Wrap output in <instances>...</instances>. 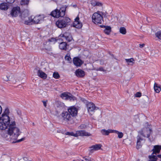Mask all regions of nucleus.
<instances>
[{
	"label": "nucleus",
	"instance_id": "obj_1",
	"mask_svg": "<svg viewBox=\"0 0 161 161\" xmlns=\"http://www.w3.org/2000/svg\"><path fill=\"white\" fill-rule=\"evenodd\" d=\"M8 132L10 134V141L12 143L19 142L24 140L25 138H23L16 140L21 132L19 129L15 126V123L14 121L11 122V124L9 125Z\"/></svg>",
	"mask_w": 161,
	"mask_h": 161
},
{
	"label": "nucleus",
	"instance_id": "obj_2",
	"mask_svg": "<svg viewBox=\"0 0 161 161\" xmlns=\"http://www.w3.org/2000/svg\"><path fill=\"white\" fill-rule=\"evenodd\" d=\"M103 13L100 11H97L94 13L92 17V21L96 24H101L103 22L102 15Z\"/></svg>",
	"mask_w": 161,
	"mask_h": 161
},
{
	"label": "nucleus",
	"instance_id": "obj_3",
	"mask_svg": "<svg viewBox=\"0 0 161 161\" xmlns=\"http://www.w3.org/2000/svg\"><path fill=\"white\" fill-rule=\"evenodd\" d=\"M66 7H62L59 9H56L53 11L50 15L53 17L58 18L65 15Z\"/></svg>",
	"mask_w": 161,
	"mask_h": 161
},
{
	"label": "nucleus",
	"instance_id": "obj_4",
	"mask_svg": "<svg viewBox=\"0 0 161 161\" xmlns=\"http://www.w3.org/2000/svg\"><path fill=\"white\" fill-rule=\"evenodd\" d=\"M10 113L9 109L8 108H5L4 112L2 114L0 117V121H2L8 126L9 125L10 123V119L8 115Z\"/></svg>",
	"mask_w": 161,
	"mask_h": 161
},
{
	"label": "nucleus",
	"instance_id": "obj_5",
	"mask_svg": "<svg viewBox=\"0 0 161 161\" xmlns=\"http://www.w3.org/2000/svg\"><path fill=\"white\" fill-rule=\"evenodd\" d=\"M25 14L26 15V17H28L29 16V14L27 11H23L21 15V18L22 22L25 24L27 25H31L34 24L33 19L31 17L26 18V17L24 16Z\"/></svg>",
	"mask_w": 161,
	"mask_h": 161
},
{
	"label": "nucleus",
	"instance_id": "obj_6",
	"mask_svg": "<svg viewBox=\"0 0 161 161\" xmlns=\"http://www.w3.org/2000/svg\"><path fill=\"white\" fill-rule=\"evenodd\" d=\"M70 19L68 17H65L62 19L58 20L56 23L57 26L60 28L65 27L70 22Z\"/></svg>",
	"mask_w": 161,
	"mask_h": 161
},
{
	"label": "nucleus",
	"instance_id": "obj_7",
	"mask_svg": "<svg viewBox=\"0 0 161 161\" xmlns=\"http://www.w3.org/2000/svg\"><path fill=\"white\" fill-rule=\"evenodd\" d=\"M67 134L73 136H90L91 135V134L90 133L86 132L84 130H80L77 131L76 134H74L72 132L70 133L67 132Z\"/></svg>",
	"mask_w": 161,
	"mask_h": 161
},
{
	"label": "nucleus",
	"instance_id": "obj_8",
	"mask_svg": "<svg viewBox=\"0 0 161 161\" xmlns=\"http://www.w3.org/2000/svg\"><path fill=\"white\" fill-rule=\"evenodd\" d=\"M152 132V130L151 129L149 128H145L142 130L139 131V134L142 136L143 137H146L149 138L150 136V134Z\"/></svg>",
	"mask_w": 161,
	"mask_h": 161
},
{
	"label": "nucleus",
	"instance_id": "obj_9",
	"mask_svg": "<svg viewBox=\"0 0 161 161\" xmlns=\"http://www.w3.org/2000/svg\"><path fill=\"white\" fill-rule=\"evenodd\" d=\"M61 115L63 120L66 122H68L72 119V116L67 111H64L62 112Z\"/></svg>",
	"mask_w": 161,
	"mask_h": 161
},
{
	"label": "nucleus",
	"instance_id": "obj_10",
	"mask_svg": "<svg viewBox=\"0 0 161 161\" xmlns=\"http://www.w3.org/2000/svg\"><path fill=\"white\" fill-rule=\"evenodd\" d=\"M3 79L4 81H11L14 83H15L16 82L14 76L12 74L3 76Z\"/></svg>",
	"mask_w": 161,
	"mask_h": 161
},
{
	"label": "nucleus",
	"instance_id": "obj_11",
	"mask_svg": "<svg viewBox=\"0 0 161 161\" xmlns=\"http://www.w3.org/2000/svg\"><path fill=\"white\" fill-rule=\"evenodd\" d=\"M87 106L88 112L92 115L94 113V110L96 109L95 104L92 103H88Z\"/></svg>",
	"mask_w": 161,
	"mask_h": 161
},
{
	"label": "nucleus",
	"instance_id": "obj_12",
	"mask_svg": "<svg viewBox=\"0 0 161 161\" xmlns=\"http://www.w3.org/2000/svg\"><path fill=\"white\" fill-rule=\"evenodd\" d=\"M68 112L72 116H75L77 114L78 110L74 106L69 107L68 109Z\"/></svg>",
	"mask_w": 161,
	"mask_h": 161
},
{
	"label": "nucleus",
	"instance_id": "obj_13",
	"mask_svg": "<svg viewBox=\"0 0 161 161\" xmlns=\"http://www.w3.org/2000/svg\"><path fill=\"white\" fill-rule=\"evenodd\" d=\"M20 13V8L19 7L17 6L14 7L11 13L13 17H16Z\"/></svg>",
	"mask_w": 161,
	"mask_h": 161
},
{
	"label": "nucleus",
	"instance_id": "obj_14",
	"mask_svg": "<svg viewBox=\"0 0 161 161\" xmlns=\"http://www.w3.org/2000/svg\"><path fill=\"white\" fill-rule=\"evenodd\" d=\"M73 26L78 29L81 28L82 26V24L80 21L78 16L75 19V21L73 23Z\"/></svg>",
	"mask_w": 161,
	"mask_h": 161
},
{
	"label": "nucleus",
	"instance_id": "obj_15",
	"mask_svg": "<svg viewBox=\"0 0 161 161\" xmlns=\"http://www.w3.org/2000/svg\"><path fill=\"white\" fill-rule=\"evenodd\" d=\"M44 18L43 15H38L35 16L33 19L34 24H38L43 20Z\"/></svg>",
	"mask_w": 161,
	"mask_h": 161
},
{
	"label": "nucleus",
	"instance_id": "obj_16",
	"mask_svg": "<svg viewBox=\"0 0 161 161\" xmlns=\"http://www.w3.org/2000/svg\"><path fill=\"white\" fill-rule=\"evenodd\" d=\"M142 135L140 134L137 137V141L136 142V148L137 149L141 148L142 146V142H145V140L141 137Z\"/></svg>",
	"mask_w": 161,
	"mask_h": 161
},
{
	"label": "nucleus",
	"instance_id": "obj_17",
	"mask_svg": "<svg viewBox=\"0 0 161 161\" xmlns=\"http://www.w3.org/2000/svg\"><path fill=\"white\" fill-rule=\"evenodd\" d=\"M161 150V146L155 145L154 146L152 150V151H153L152 154L156 155L157 154L159 153H160Z\"/></svg>",
	"mask_w": 161,
	"mask_h": 161
},
{
	"label": "nucleus",
	"instance_id": "obj_18",
	"mask_svg": "<svg viewBox=\"0 0 161 161\" xmlns=\"http://www.w3.org/2000/svg\"><path fill=\"white\" fill-rule=\"evenodd\" d=\"M74 64L77 66H80L83 62L78 58H75L73 60Z\"/></svg>",
	"mask_w": 161,
	"mask_h": 161
},
{
	"label": "nucleus",
	"instance_id": "obj_19",
	"mask_svg": "<svg viewBox=\"0 0 161 161\" xmlns=\"http://www.w3.org/2000/svg\"><path fill=\"white\" fill-rule=\"evenodd\" d=\"M75 74L76 76L79 77H83L85 75V72L80 69L76 70L75 71Z\"/></svg>",
	"mask_w": 161,
	"mask_h": 161
},
{
	"label": "nucleus",
	"instance_id": "obj_20",
	"mask_svg": "<svg viewBox=\"0 0 161 161\" xmlns=\"http://www.w3.org/2000/svg\"><path fill=\"white\" fill-rule=\"evenodd\" d=\"M61 35L62 37H65L68 42L71 41L73 39L71 35L68 32H65Z\"/></svg>",
	"mask_w": 161,
	"mask_h": 161
},
{
	"label": "nucleus",
	"instance_id": "obj_21",
	"mask_svg": "<svg viewBox=\"0 0 161 161\" xmlns=\"http://www.w3.org/2000/svg\"><path fill=\"white\" fill-rule=\"evenodd\" d=\"M37 74L38 76L41 78L46 79L47 77V75L41 70H38Z\"/></svg>",
	"mask_w": 161,
	"mask_h": 161
},
{
	"label": "nucleus",
	"instance_id": "obj_22",
	"mask_svg": "<svg viewBox=\"0 0 161 161\" xmlns=\"http://www.w3.org/2000/svg\"><path fill=\"white\" fill-rule=\"evenodd\" d=\"M101 28H104L105 29L104 30V32L105 34L107 35H109L111 31V28L109 26H106L103 25H101L100 26Z\"/></svg>",
	"mask_w": 161,
	"mask_h": 161
},
{
	"label": "nucleus",
	"instance_id": "obj_23",
	"mask_svg": "<svg viewBox=\"0 0 161 161\" xmlns=\"http://www.w3.org/2000/svg\"><path fill=\"white\" fill-rule=\"evenodd\" d=\"M68 93L64 92L61 94L60 97L64 99L71 100L72 97L68 95Z\"/></svg>",
	"mask_w": 161,
	"mask_h": 161
},
{
	"label": "nucleus",
	"instance_id": "obj_24",
	"mask_svg": "<svg viewBox=\"0 0 161 161\" xmlns=\"http://www.w3.org/2000/svg\"><path fill=\"white\" fill-rule=\"evenodd\" d=\"M67 44L65 42H62L60 43L59 48L60 49L66 50L67 49Z\"/></svg>",
	"mask_w": 161,
	"mask_h": 161
},
{
	"label": "nucleus",
	"instance_id": "obj_25",
	"mask_svg": "<svg viewBox=\"0 0 161 161\" xmlns=\"http://www.w3.org/2000/svg\"><path fill=\"white\" fill-rule=\"evenodd\" d=\"M125 60L128 65L132 66L135 64V60L133 58L125 59Z\"/></svg>",
	"mask_w": 161,
	"mask_h": 161
},
{
	"label": "nucleus",
	"instance_id": "obj_26",
	"mask_svg": "<svg viewBox=\"0 0 161 161\" xmlns=\"http://www.w3.org/2000/svg\"><path fill=\"white\" fill-rule=\"evenodd\" d=\"M102 145L100 144H97L94 145L91 147L90 148L91 150H97L100 149Z\"/></svg>",
	"mask_w": 161,
	"mask_h": 161
},
{
	"label": "nucleus",
	"instance_id": "obj_27",
	"mask_svg": "<svg viewBox=\"0 0 161 161\" xmlns=\"http://www.w3.org/2000/svg\"><path fill=\"white\" fill-rule=\"evenodd\" d=\"M154 88L156 92L158 93H159L161 91V86L156 83L154 84Z\"/></svg>",
	"mask_w": 161,
	"mask_h": 161
},
{
	"label": "nucleus",
	"instance_id": "obj_28",
	"mask_svg": "<svg viewBox=\"0 0 161 161\" xmlns=\"http://www.w3.org/2000/svg\"><path fill=\"white\" fill-rule=\"evenodd\" d=\"M8 8L7 4L6 3H3L0 4V9L3 10H6Z\"/></svg>",
	"mask_w": 161,
	"mask_h": 161
},
{
	"label": "nucleus",
	"instance_id": "obj_29",
	"mask_svg": "<svg viewBox=\"0 0 161 161\" xmlns=\"http://www.w3.org/2000/svg\"><path fill=\"white\" fill-rule=\"evenodd\" d=\"M91 4L93 6H102L103 5V4L97 1H92V2Z\"/></svg>",
	"mask_w": 161,
	"mask_h": 161
},
{
	"label": "nucleus",
	"instance_id": "obj_30",
	"mask_svg": "<svg viewBox=\"0 0 161 161\" xmlns=\"http://www.w3.org/2000/svg\"><path fill=\"white\" fill-rule=\"evenodd\" d=\"M157 156H156V155L152 154L151 155L148 156L149 161H156L157 159Z\"/></svg>",
	"mask_w": 161,
	"mask_h": 161
},
{
	"label": "nucleus",
	"instance_id": "obj_31",
	"mask_svg": "<svg viewBox=\"0 0 161 161\" xmlns=\"http://www.w3.org/2000/svg\"><path fill=\"white\" fill-rule=\"evenodd\" d=\"M0 130H4L6 129L8 126L5 124L3 122H2V121H0Z\"/></svg>",
	"mask_w": 161,
	"mask_h": 161
},
{
	"label": "nucleus",
	"instance_id": "obj_32",
	"mask_svg": "<svg viewBox=\"0 0 161 161\" xmlns=\"http://www.w3.org/2000/svg\"><path fill=\"white\" fill-rule=\"evenodd\" d=\"M3 136L7 140H9V138H10V134L8 132V130L7 131H5V132L3 133Z\"/></svg>",
	"mask_w": 161,
	"mask_h": 161
},
{
	"label": "nucleus",
	"instance_id": "obj_33",
	"mask_svg": "<svg viewBox=\"0 0 161 161\" xmlns=\"http://www.w3.org/2000/svg\"><path fill=\"white\" fill-rule=\"evenodd\" d=\"M119 32L123 35L125 34L126 33L125 28L124 27H120L119 29Z\"/></svg>",
	"mask_w": 161,
	"mask_h": 161
},
{
	"label": "nucleus",
	"instance_id": "obj_34",
	"mask_svg": "<svg viewBox=\"0 0 161 161\" xmlns=\"http://www.w3.org/2000/svg\"><path fill=\"white\" fill-rule=\"evenodd\" d=\"M101 132L103 135H108L109 133V129L107 130L103 129L101 130Z\"/></svg>",
	"mask_w": 161,
	"mask_h": 161
},
{
	"label": "nucleus",
	"instance_id": "obj_35",
	"mask_svg": "<svg viewBox=\"0 0 161 161\" xmlns=\"http://www.w3.org/2000/svg\"><path fill=\"white\" fill-rule=\"evenodd\" d=\"M65 60H67L68 62H70L71 61V58L70 57V54L68 53L65 57Z\"/></svg>",
	"mask_w": 161,
	"mask_h": 161
},
{
	"label": "nucleus",
	"instance_id": "obj_36",
	"mask_svg": "<svg viewBox=\"0 0 161 161\" xmlns=\"http://www.w3.org/2000/svg\"><path fill=\"white\" fill-rule=\"evenodd\" d=\"M20 3L22 5H28L29 3V1L28 0H21Z\"/></svg>",
	"mask_w": 161,
	"mask_h": 161
},
{
	"label": "nucleus",
	"instance_id": "obj_37",
	"mask_svg": "<svg viewBox=\"0 0 161 161\" xmlns=\"http://www.w3.org/2000/svg\"><path fill=\"white\" fill-rule=\"evenodd\" d=\"M53 77L55 79H58L60 77V76L57 72H54L53 74Z\"/></svg>",
	"mask_w": 161,
	"mask_h": 161
},
{
	"label": "nucleus",
	"instance_id": "obj_38",
	"mask_svg": "<svg viewBox=\"0 0 161 161\" xmlns=\"http://www.w3.org/2000/svg\"><path fill=\"white\" fill-rule=\"evenodd\" d=\"M116 134H118V137L119 138H122L123 137V134L121 132H119L117 131Z\"/></svg>",
	"mask_w": 161,
	"mask_h": 161
},
{
	"label": "nucleus",
	"instance_id": "obj_39",
	"mask_svg": "<svg viewBox=\"0 0 161 161\" xmlns=\"http://www.w3.org/2000/svg\"><path fill=\"white\" fill-rule=\"evenodd\" d=\"M157 37L161 40V31H158L155 33Z\"/></svg>",
	"mask_w": 161,
	"mask_h": 161
},
{
	"label": "nucleus",
	"instance_id": "obj_40",
	"mask_svg": "<svg viewBox=\"0 0 161 161\" xmlns=\"http://www.w3.org/2000/svg\"><path fill=\"white\" fill-rule=\"evenodd\" d=\"M81 161H93V159H89L87 158L86 157L83 158V159L81 160Z\"/></svg>",
	"mask_w": 161,
	"mask_h": 161
},
{
	"label": "nucleus",
	"instance_id": "obj_41",
	"mask_svg": "<svg viewBox=\"0 0 161 161\" xmlns=\"http://www.w3.org/2000/svg\"><path fill=\"white\" fill-rule=\"evenodd\" d=\"M142 96V94L140 92H137L135 94V97H140Z\"/></svg>",
	"mask_w": 161,
	"mask_h": 161
},
{
	"label": "nucleus",
	"instance_id": "obj_42",
	"mask_svg": "<svg viewBox=\"0 0 161 161\" xmlns=\"http://www.w3.org/2000/svg\"><path fill=\"white\" fill-rule=\"evenodd\" d=\"M15 0H6V2L9 3H12L14 2Z\"/></svg>",
	"mask_w": 161,
	"mask_h": 161
},
{
	"label": "nucleus",
	"instance_id": "obj_43",
	"mask_svg": "<svg viewBox=\"0 0 161 161\" xmlns=\"http://www.w3.org/2000/svg\"><path fill=\"white\" fill-rule=\"evenodd\" d=\"M117 130H113L111 129H109V133H116Z\"/></svg>",
	"mask_w": 161,
	"mask_h": 161
},
{
	"label": "nucleus",
	"instance_id": "obj_44",
	"mask_svg": "<svg viewBox=\"0 0 161 161\" xmlns=\"http://www.w3.org/2000/svg\"><path fill=\"white\" fill-rule=\"evenodd\" d=\"M98 70H99L102 71H105L106 70H105L103 67H100L98 68V69H97Z\"/></svg>",
	"mask_w": 161,
	"mask_h": 161
},
{
	"label": "nucleus",
	"instance_id": "obj_45",
	"mask_svg": "<svg viewBox=\"0 0 161 161\" xmlns=\"http://www.w3.org/2000/svg\"><path fill=\"white\" fill-rule=\"evenodd\" d=\"M47 101H42V103H43V104L44 106L45 107H46L47 106Z\"/></svg>",
	"mask_w": 161,
	"mask_h": 161
},
{
	"label": "nucleus",
	"instance_id": "obj_46",
	"mask_svg": "<svg viewBox=\"0 0 161 161\" xmlns=\"http://www.w3.org/2000/svg\"><path fill=\"white\" fill-rule=\"evenodd\" d=\"M86 127V126L84 125H82L80 126V127L81 129H84Z\"/></svg>",
	"mask_w": 161,
	"mask_h": 161
},
{
	"label": "nucleus",
	"instance_id": "obj_47",
	"mask_svg": "<svg viewBox=\"0 0 161 161\" xmlns=\"http://www.w3.org/2000/svg\"><path fill=\"white\" fill-rule=\"evenodd\" d=\"M145 44H142L140 45V47L141 48H142L145 46Z\"/></svg>",
	"mask_w": 161,
	"mask_h": 161
},
{
	"label": "nucleus",
	"instance_id": "obj_48",
	"mask_svg": "<svg viewBox=\"0 0 161 161\" xmlns=\"http://www.w3.org/2000/svg\"><path fill=\"white\" fill-rule=\"evenodd\" d=\"M4 161H11V158H8L7 159H5Z\"/></svg>",
	"mask_w": 161,
	"mask_h": 161
},
{
	"label": "nucleus",
	"instance_id": "obj_49",
	"mask_svg": "<svg viewBox=\"0 0 161 161\" xmlns=\"http://www.w3.org/2000/svg\"><path fill=\"white\" fill-rule=\"evenodd\" d=\"M2 108L1 106L0 105V114L2 113Z\"/></svg>",
	"mask_w": 161,
	"mask_h": 161
},
{
	"label": "nucleus",
	"instance_id": "obj_50",
	"mask_svg": "<svg viewBox=\"0 0 161 161\" xmlns=\"http://www.w3.org/2000/svg\"><path fill=\"white\" fill-rule=\"evenodd\" d=\"M157 157L158 158H161V155H157Z\"/></svg>",
	"mask_w": 161,
	"mask_h": 161
},
{
	"label": "nucleus",
	"instance_id": "obj_51",
	"mask_svg": "<svg viewBox=\"0 0 161 161\" xmlns=\"http://www.w3.org/2000/svg\"><path fill=\"white\" fill-rule=\"evenodd\" d=\"M27 161V160H25V159H22V160H21L20 161Z\"/></svg>",
	"mask_w": 161,
	"mask_h": 161
},
{
	"label": "nucleus",
	"instance_id": "obj_52",
	"mask_svg": "<svg viewBox=\"0 0 161 161\" xmlns=\"http://www.w3.org/2000/svg\"><path fill=\"white\" fill-rule=\"evenodd\" d=\"M76 6H76V5H73V7H75V8L76 7Z\"/></svg>",
	"mask_w": 161,
	"mask_h": 161
},
{
	"label": "nucleus",
	"instance_id": "obj_53",
	"mask_svg": "<svg viewBox=\"0 0 161 161\" xmlns=\"http://www.w3.org/2000/svg\"><path fill=\"white\" fill-rule=\"evenodd\" d=\"M24 16H25V17H26V18L28 17H28H26V15L25 14H24Z\"/></svg>",
	"mask_w": 161,
	"mask_h": 161
},
{
	"label": "nucleus",
	"instance_id": "obj_54",
	"mask_svg": "<svg viewBox=\"0 0 161 161\" xmlns=\"http://www.w3.org/2000/svg\"><path fill=\"white\" fill-rule=\"evenodd\" d=\"M73 161H75V160H73Z\"/></svg>",
	"mask_w": 161,
	"mask_h": 161
}]
</instances>
